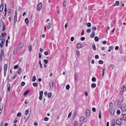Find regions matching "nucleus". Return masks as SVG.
<instances>
[{"label":"nucleus","instance_id":"obj_1","mask_svg":"<svg viewBox=\"0 0 126 126\" xmlns=\"http://www.w3.org/2000/svg\"><path fill=\"white\" fill-rule=\"evenodd\" d=\"M122 120L121 119H118L116 121V124L118 125H120L122 123Z\"/></svg>","mask_w":126,"mask_h":126},{"label":"nucleus","instance_id":"obj_2","mask_svg":"<svg viewBox=\"0 0 126 126\" xmlns=\"http://www.w3.org/2000/svg\"><path fill=\"white\" fill-rule=\"evenodd\" d=\"M42 4L41 3H39L38 5L37 9L39 11H40L42 8Z\"/></svg>","mask_w":126,"mask_h":126},{"label":"nucleus","instance_id":"obj_3","mask_svg":"<svg viewBox=\"0 0 126 126\" xmlns=\"http://www.w3.org/2000/svg\"><path fill=\"white\" fill-rule=\"evenodd\" d=\"M54 81L53 80H51L50 82L49 83V87L50 89H52L54 86Z\"/></svg>","mask_w":126,"mask_h":126},{"label":"nucleus","instance_id":"obj_4","mask_svg":"<svg viewBox=\"0 0 126 126\" xmlns=\"http://www.w3.org/2000/svg\"><path fill=\"white\" fill-rule=\"evenodd\" d=\"M7 65L5 64L4 65V74L5 75L6 74V70H7Z\"/></svg>","mask_w":126,"mask_h":126},{"label":"nucleus","instance_id":"obj_5","mask_svg":"<svg viewBox=\"0 0 126 126\" xmlns=\"http://www.w3.org/2000/svg\"><path fill=\"white\" fill-rule=\"evenodd\" d=\"M121 109L122 112L126 111V105H123L121 107Z\"/></svg>","mask_w":126,"mask_h":126},{"label":"nucleus","instance_id":"obj_6","mask_svg":"<svg viewBox=\"0 0 126 126\" xmlns=\"http://www.w3.org/2000/svg\"><path fill=\"white\" fill-rule=\"evenodd\" d=\"M90 111L88 109H87L85 111V115L87 116H89L90 115Z\"/></svg>","mask_w":126,"mask_h":126},{"label":"nucleus","instance_id":"obj_7","mask_svg":"<svg viewBox=\"0 0 126 126\" xmlns=\"http://www.w3.org/2000/svg\"><path fill=\"white\" fill-rule=\"evenodd\" d=\"M5 39L4 38H2V39L1 42L0 44V47H2L3 45V43L5 42Z\"/></svg>","mask_w":126,"mask_h":126},{"label":"nucleus","instance_id":"obj_8","mask_svg":"<svg viewBox=\"0 0 126 126\" xmlns=\"http://www.w3.org/2000/svg\"><path fill=\"white\" fill-rule=\"evenodd\" d=\"M110 112L111 115H113L114 113V110L113 108H111L110 110Z\"/></svg>","mask_w":126,"mask_h":126},{"label":"nucleus","instance_id":"obj_9","mask_svg":"<svg viewBox=\"0 0 126 126\" xmlns=\"http://www.w3.org/2000/svg\"><path fill=\"white\" fill-rule=\"evenodd\" d=\"M17 21V15H15L14 17V22H16Z\"/></svg>","mask_w":126,"mask_h":126},{"label":"nucleus","instance_id":"obj_10","mask_svg":"<svg viewBox=\"0 0 126 126\" xmlns=\"http://www.w3.org/2000/svg\"><path fill=\"white\" fill-rule=\"evenodd\" d=\"M123 116V119L125 121H126V113L124 114H122Z\"/></svg>","mask_w":126,"mask_h":126},{"label":"nucleus","instance_id":"obj_11","mask_svg":"<svg viewBox=\"0 0 126 126\" xmlns=\"http://www.w3.org/2000/svg\"><path fill=\"white\" fill-rule=\"evenodd\" d=\"M3 4L1 5L0 6V12H1L2 11L3 9Z\"/></svg>","mask_w":126,"mask_h":126},{"label":"nucleus","instance_id":"obj_12","mask_svg":"<svg viewBox=\"0 0 126 126\" xmlns=\"http://www.w3.org/2000/svg\"><path fill=\"white\" fill-rule=\"evenodd\" d=\"M115 120L114 119L112 120L111 122V126H115Z\"/></svg>","mask_w":126,"mask_h":126},{"label":"nucleus","instance_id":"obj_13","mask_svg":"<svg viewBox=\"0 0 126 126\" xmlns=\"http://www.w3.org/2000/svg\"><path fill=\"white\" fill-rule=\"evenodd\" d=\"M119 1H116V2L115 3H114L113 4V6H115L116 5L118 6L119 5Z\"/></svg>","mask_w":126,"mask_h":126},{"label":"nucleus","instance_id":"obj_14","mask_svg":"<svg viewBox=\"0 0 126 126\" xmlns=\"http://www.w3.org/2000/svg\"><path fill=\"white\" fill-rule=\"evenodd\" d=\"M21 72V68L18 69L17 71V73L19 75H20Z\"/></svg>","mask_w":126,"mask_h":126},{"label":"nucleus","instance_id":"obj_15","mask_svg":"<svg viewBox=\"0 0 126 126\" xmlns=\"http://www.w3.org/2000/svg\"><path fill=\"white\" fill-rule=\"evenodd\" d=\"M91 87L92 88H95L96 87V84L95 83H93L91 84Z\"/></svg>","mask_w":126,"mask_h":126},{"label":"nucleus","instance_id":"obj_16","mask_svg":"<svg viewBox=\"0 0 126 126\" xmlns=\"http://www.w3.org/2000/svg\"><path fill=\"white\" fill-rule=\"evenodd\" d=\"M30 92V90H28L26 92H25L24 94V96H26L27 95L28 93Z\"/></svg>","mask_w":126,"mask_h":126},{"label":"nucleus","instance_id":"obj_17","mask_svg":"<svg viewBox=\"0 0 126 126\" xmlns=\"http://www.w3.org/2000/svg\"><path fill=\"white\" fill-rule=\"evenodd\" d=\"M23 44L22 42L20 43L18 45V47H23Z\"/></svg>","mask_w":126,"mask_h":126},{"label":"nucleus","instance_id":"obj_18","mask_svg":"<svg viewBox=\"0 0 126 126\" xmlns=\"http://www.w3.org/2000/svg\"><path fill=\"white\" fill-rule=\"evenodd\" d=\"M17 51V49L16 48H15L14 49L13 53L14 55H15Z\"/></svg>","mask_w":126,"mask_h":126},{"label":"nucleus","instance_id":"obj_19","mask_svg":"<svg viewBox=\"0 0 126 126\" xmlns=\"http://www.w3.org/2000/svg\"><path fill=\"white\" fill-rule=\"evenodd\" d=\"M36 80V76H34L32 78V81L33 82H34L35 81V80Z\"/></svg>","mask_w":126,"mask_h":126},{"label":"nucleus","instance_id":"obj_20","mask_svg":"<svg viewBox=\"0 0 126 126\" xmlns=\"http://www.w3.org/2000/svg\"><path fill=\"white\" fill-rule=\"evenodd\" d=\"M25 21L27 24H28L29 23V21L28 18H26L25 19Z\"/></svg>","mask_w":126,"mask_h":126},{"label":"nucleus","instance_id":"obj_21","mask_svg":"<svg viewBox=\"0 0 126 126\" xmlns=\"http://www.w3.org/2000/svg\"><path fill=\"white\" fill-rule=\"evenodd\" d=\"M1 35L2 37L4 38L6 35V33L5 32H3L1 33Z\"/></svg>","mask_w":126,"mask_h":126},{"label":"nucleus","instance_id":"obj_22","mask_svg":"<svg viewBox=\"0 0 126 126\" xmlns=\"http://www.w3.org/2000/svg\"><path fill=\"white\" fill-rule=\"evenodd\" d=\"M85 119V118L84 117H81L80 118V121H83Z\"/></svg>","mask_w":126,"mask_h":126},{"label":"nucleus","instance_id":"obj_23","mask_svg":"<svg viewBox=\"0 0 126 126\" xmlns=\"http://www.w3.org/2000/svg\"><path fill=\"white\" fill-rule=\"evenodd\" d=\"M110 107V109L113 108V104L112 103H110L109 104Z\"/></svg>","mask_w":126,"mask_h":126},{"label":"nucleus","instance_id":"obj_24","mask_svg":"<svg viewBox=\"0 0 126 126\" xmlns=\"http://www.w3.org/2000/svg\"><path fill=\"white\" fill-rule=\"evenodd\" d=\"M92 80L93 82H95L96 81V78L95 77H93L92 78Z\"/></svg>","mask_w":126,"mask_h":126},{"label":"nucleus","instance_id":"obj_25","mask_svg":"<svg viewBox=\"0 0 126 126\" xmlns=\"http://www.w3.org/2000/svg\"><path fill=\"white\" fill-rule=\"evenodd\" d=\"M4 24L3 22L1 20H0V27H2Z\"/></svg>","mask_w":126,"mask_h":126},{"label":"nucleus","instance_id":"obj_26","mask_svg":"<svg viewBox=\"0 0 126 126\" xmlns=\"http://www.w3.org/2000/svg\"><path fill=\"white\" fill-rule=\"evenodd\" d=\"M33 85L34 87H36L37 86L38 84L37 83H33Z\"/></svg>","mask_w":126,"mask_h":126},{"label":"nucleus","instance_id":"obj_27","mask_svg":"<svg viewBox=\"0 0 126 126\" xmlns=\"http://www.w3.org/2000/svg\"><path fill=\"white\" fill-rule=\"evenodd\" d=\"M94 40L96 42H97L99 40V38L98 37L96 36L94 38Z\"/></svg>","mask_w":126,"mask_h":126},{"label":"nucleus","instance_id":"obj_28","mask_svg":"<svg viewBox=\"0 0 126 126\" xmlns=\"http://www.w3.org/2000/svg\"><path fill=\"white\" fill-rule=\"evenodd\" d=\"M70 86L69 84L67 85L66 86V89L67 90H69L70 88Z\"/></svg>","mask_w":126,"mask_h":126},{"label":"nucleus","instance_id":"obj_29","mask_svg":"<svg viewBox=\"0 0 126 126\" xmlns=\"http://www.w3.org/2000/svg\"><path fill=\"white\" fill-rule=\"evenodd\" d=\"M52 95L51 93L49 92L48 93V97H51Z\"/></svg>","mask_w":126,"mask_h":126},{"label":"nucleus","instance_id":"obj_30","mask_svg":"<svg viewBox=\"0 0 126 126\" xmlns=\"http://www.w3.org/2000/svg\"><path fill=\"white\" fill-rule=\"evenodd\" d=\"M29 110H26L25 111V114L26 115H27L29 113Z\"/></svg>","mask_w":126,"mask_h":126},{"label":"nucleus","instance_id":"obj_31","mask_svg":"<svg viewBox=\"0 0 126 126\" xmlns=\"http://www.w3.org/2000/svg\"><path fill=\"white\" fill-rule=\"evenodd\" d=\"M44 61L46 64H47L48 63V61L47 60H44Z\"/></svg>","mask_w":126,"mask_h":126},{"label":"nucleus","instance_id":"obj_32","mask_svg":"<svg viewBox=\"0 0 126 126\" xmlns=\"http://www.w3.org/2000/svg\"><path fill=\"white\" fill-rule=\"evenodd\" d=\"M66 1H64L63 3V6L64 7H65L66 5Z\"/></svg>","mask_w":126,"mask_h":126},{"label":"nucleus","instance_id":"obj_33","mask_svg":"<svg viewBox=\"0 0 126 126\" xmlns=\"http://www.w3.org/2000/svg\"><path fill=\"white\" fill-rule=\"evenodd\" d=\"M86 32L87 33H90L91 32V29L90 28L89 29L87 30Z\"/></svg>","mask_w":126,"mask_h":126},{"label":"nucleus","instance_id":"obj_34","mask_svg":"<svg viewBox=\"0 0 126 126\" xmlns=\"http://www.w3.org/2000/svg\"><path fill=\"white\" fill-rule=\"evenodd\" d=\"M98 63L99 64H102L103 63V62L102 60H100L99 61Z\"/></svg>","mask_w":126,"mask_h":126},{"label":"nucleus","instance_id":"obj_35","mask_svg":"<svg viewBox=\"0 0 126 126\" xmlns=\"http://www.w3.org/2000/svg\"><path fill=\"white\" fill-rule=\"evenodd\" d=\"M2 26H3V28L2 30V31L3 32L5 30V25L4 24L2 25Z\"/></svg>","mask_w":126,"mask_h":126},{"label":"nucleus","instance_id":"obj_36","mask_svg":"<svg viewBox=\"0 0 126 126\" xmlns=\"http://www.w3.org/2000/svg\"><path fill=\"white\" fill-rule=\"evenodd\" d=\"M82 46H81V44H78L77 45V47H81Z\"/></svg>","mask_w":126,"mask_h":126},{"label":"nucleus","instance_id":"obj_37","mask_svg":"<svg viewBox=\"0 0 126 126\" xmlns=\"http://www.w3.org/2000/svg\"><path fill=\"white\" fill-rule=\"evenodd\" d=\"M39 64H40V67L41 68H42V67H42V65L41 64V61H40L39 62Z\"/></svg>","mask_w":126,"mask_h":126},{"label":"nucleus","instance_id":"obj_38","mask_svg":"<svg viewBox=\"0 0 126 126\" xmlns=\"http://www.w3.org/2000/svg\"><path fill=\"white\" fill-rule=\"evenodd\" d=\"M25 84V83L24 82H22L21 84V86H24Z\"/></svg>","mask_w":126,"mask_h":126},{"label":"nucleus","instance_id":"obj_39","mask_svg":"<svg viewBox=\"0 0 126 126\" xmlns=\"http://www.w3.org/2000/svg\"><path fill=\"white\" fill-rule=\"evenodd\" d=\"M116 112L118 114H119L121 113V111L119 110H118Z\"/></svg>","mask_w":126,"mask_h":126},{"label":"nucleus","instance_id":"obj_40","mask_svg":"<svg viewBox=\"0 0 126 126\" xmlns=\"http://www.w3.org/2000/svg\"><path fill=\"white\" fill-rule=\"evenodd\" d=\"M21 113L20 112L18 113L16 115V116L18 117H20L21 116Z\"/></svg>","mask_w":126,"mask_h":126},{"label":"nucleus","instance_id":"obj_41","mask_svg":"<svg viewBox=\"0 0 126 126\" xmlns=\"http://www.w3.org/2000/svg\"><path fill=\"white\" fill-rule=\"evenodd\" d=\"M48 120V118L47 117H45V118H44V120L45 121H47Z\"/></svg>","mask_w":126,"mask_h":126},{"label":"nucleus","instance_id":"obj_42","mask_svg":"<svg viewBox=\"0 0 126 126\" xmlns=\"http://www.w3.org/2000/svg\"><path fill=\"white\" fill-rule=\"evenodd\" d=\"M3 50H1V52L0 55V56L2 57V56L3 55Z\"/></svg>","mask_w":126,"mask_h":126},{"label":"nucleus","instance_id":"obj_43","mask_svg":"<svg viewBox=\"0 0 126 126\" xmlns=\"http://www.w3.org/2000/svg\"><path fill=\"white\" fill-rule=\"evenodd\" d=\"M92 29L94 31H95L96 30V28L95 26L92 27Z\"/></svg>","mask_w":126,"mask_h":126},{"label":"nucleus","instance_id":"obj_44","mask_svg":"<svg viewBox=\"0 0 126 126\" xmlns=\"http://www.w3.org/2000/svg\"><path fill=\"white\" fill-rule=\"evenodd\" d=\"M87 26L88 27H90L91 26V24L90 22L88 23L87 24Z\"/></svg>","mask_w":126,"mask_h":126},{"label":"nucleus","instance_id":"obj_45","mask_svg":"<svg viewBox=\"0 0 126 126\" xmlns=\"http://www.w3.org/2000/svg\"><path fill=\"white\" fill-rule=\"evenodd\" d=\"M125 91V90H124L122 89L120 91V94L123 93Z\"/></svg>","mask_w":126,"mask_h":126},{"label":"nucleus","instance_id":"obj_46","mask_svg":"<svg viewBox=\"0 0 126 126\" xmlns=\"http://www.w3.org/2000/svg\"><path fill=\"white\" fill-rule=\"evenodd\" d=\"M75 80H76V81H77V79L78 78V76H77V73L75 74Z\"/></svg>","mask_w":126,"mask_h":126},{"label":"nucleus","instance_id":"obj_47","mask_svg":"<svg viewBox=\"0 0 126 126\" xmlns=\"http://www.w3.org/2000/svg\"><path fill=\"white\" fill-rule=\"evenodd\" d=\"M43 94V91H41L40 92L39 95L42 96Z\"/></svg>","mask_w":126,"mask_h":126},{"label":"nucleus","instance_id":"obj_48","mask_svg":"<svg viewBox=\"0 0 126 126\" xmlns=\"http://www.w3.org/2000/svg\"><path fill=\"white\" fill-rule=\"evenodd\" d=\"M110 67L112 68V69L114 67V65L112 64H110Z\"/></svg>","mask_w":126,"mask_h":126},{"label":"nucleus","instance_id":"obj_49","mask_svg":"<svg viewBox=\"0 0 126 126\" xmlns=\"http://www.w3.org/2000/svg\"><path fill=\"white\" fill-rule=\"evenodd\" d=\"M85 37H82L81 38V41H83L85 40Z\"/></svg>","mask_w":126,"mask_h":126},{"label":"nucleus","instance_id":"obj_50","mask_svg":"<svg viewBox=\"0 0 126 126\" xmlns=\"http://www.w3.org/2000/svg\"><path fill=\"white\" fill-rule=\"evenodd\" d=\"M18 68V66L17 65H15L14 67V69H17Z\"/></svg>","mask_w":126,"mask_h":126},{"label":"nucleus","instance_id":"obj_51","mask_svg":"<svg viewBox=\"0 0 126 126\" xmlns=\"http://www.w3.org/2000/svg\"><path fill=\"white\" fill-rule=\"evenodd\" d=\"M92 110L94 112H95L96 111V109L95 108H92Z\"/></svg>","mask_w":126,"mask_h":126},{"label":"nucleus","instance_id":"obj_52","mask_svg":"<svg viewBox=\"0 0 126 126\" xmlns=\"http://www.w3.org/2000/svg\"><path fill=\"white\" fill-rule=\"evenodd\" d=\"M71 112H70L69 113L68 116V118H69V117L71 116Z\"/></svg>","mask_w":126,"mask_h":126},{"label":"nucleus","instance_id":"obj_53","mask_svg":"<svg viewBox=\"0 0 126 126\" xmlns=\"http://www.w3.org/2000/svg\"><path fill=\"white\" fill-rule=\"evenodd\" d=\"M74 39V38L73 37H71V41H73Z\"/></svg>","mask_w":126,"mask_h":126},{"label":"nucleus","instance_id":"obj_54","mask_svg":"<svg viewBox=\"0 0 126 126\" xmlns=\"http://www.w3.org/2000/svg\"><path fill=\"white\" fill-rule=\"evenodd\" d=\"M99 58V56L98 55H96L95 56V58L96 59H97Z\"/></svg>","mask_w":126,"mask_h":126},{"label":"nucleus","instance_id":"obj_55","mask_svg":"<svg viewBox=\"0 0 126 126\" xmlns=\"http://www.w3.org/2000/svg\"><path fill=\"white\" fill-rule=\"evenodd\" d=\"M102 43L103 44L105 45L106 44L107 42L106 41H103L102 42Z\"/></svg>","mask_w":126,"mask_h":126},{"label":"nucleus","instance_id":"obj_56","mask_svg":"<svg viewBox=\"0 0 126 126\" xmlns=\"http://www.w3.org/2000/svg\"><path fill=\"white\" fill-rule=\"evenodd\" d=\"M76 53L79 56V51L78 50L76 51Z\"/></svg>","mask_w":126,"mask_h":126},{"label":"nucleus","instance_id":"obj_57","mask_svg":"<svg viewBox=\"0 0 126 126\" xmlns=\"http://www.w3.org/2000/svg\"><path fill=\"white\" fill-rule=\"evenodd\" d=\"M101 113L100 112L99 114V118H101Z\"/></svg>","mask_w":126,"mask_h":126},{"label":"nucleus","instance_id":"obj_58","mask_svg":"<svg viewBox=\"0 0 126 126\" xmlns=\"http://www.w3.org/2000/svg\"><path fill=\"white\" fill-rule=\"evenodd\" d=\"M94 36L95 35L92 34L91 35V37L92 38H93L94 37Z\"/></svg>","mask_w":126,"mask_h":126},{"label":"nucleus","instance_id":"obj_59","mask_svg":"<svg viewBox=\"0 0 126 126\" xmlns=\"http://www.w3.org/2000/svg\"><path fill=\"white\" fill-rule=\"evenodd\" d=\"M41 53H39V58H40L41 57Z\"/></svg>","mask_w":126,"mask_h":126},{"label":"nucleus","instance_id":"obj_60","mask_svg":"<svg viewBox=\"0 0 126 126\" xmlns=\"http://www.w3.org/2000/svg\"><path fill=\"white\" fill-rule=\"evenodd\" d=\"M42 96L40 95L39 97V99L40 100H41L42 99Z\"/></svg>","mask_w":126,"mask_h":126},{"label":"nucleus","instance_id":"obj_61","mask_svg":"<svg viewBox=\"0 0 126 126\" xmlns=\"http://www.w3.org/2000/svg\"><path fill=\"white\" fill-rule=\"evenodd\" d=\"M10 86H9L8 87L7 91H10Z\"/></svg>","mask_w":126,"mask_h":126},{"label":"nucleus","instance_id":"obj_62","mask_svg":"<svg viewBox=\"0 0 126 126\" xmlns=\"http://www.w3.org/2000/svg\"><path fill=\"white\" fill-rule=\"evenodd\" d=\"M44 54H45L46 55H47L48 54V52L47 51H46L45 52Z\"/></svg>","mask_w":126,"mask_h":126},{"label":"nucleus","instance_id":"obj_63","mask_svg":"<svg viewBox=\"0 0 126 126\" xmlns=\"http://www.w3.org/2000/svg\"><path fill=\"white\" fill-rule=\"evenodd\" d=\"M7 10L6 8V7H5L4 10V11L5 12V14H6V12H7Z\"/></svg>","mask_w":126,"mask_h":126},{"label":"nucleus","instance_id":"obj_64","mask_svg":"<svg viewBox=\"0 0 126 126\" xmlns=\"http://www.w3.org/2000/svg\"><path fill=\"white\" fill-rule=\"evenodd\" d=\"M86 96H87L88 95V93L87 92H84Z\"/></svg>","mask_w":126,"mask_h":126}]
</instances>
